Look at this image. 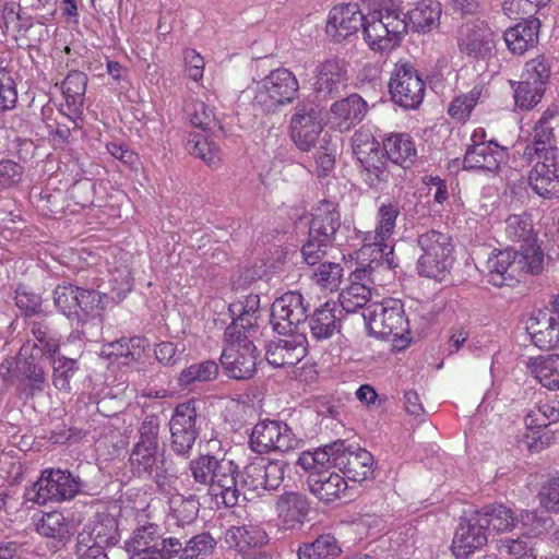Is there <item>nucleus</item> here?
<instances>
[{"mask_svg": "<svg viewBox=\"0 0 559 559\" xmlns=\"http://www.w3.org/2000/svg\"><path fill=\"white\" fill-rule=\"evenodd\" d=\"M364 39L373 51H391L408 32L401 0H380L379 8L365 15Z\"/></svg>", "mask_w": 559, "mask_h": 559, "instance_id": "obj_1", "label": "nucleus"}, {"mask_svg": "<svg viewBox=\"0 0 559 559\" xmlns=\"http://www.w3.org/2000/svg\"><path fill=\"white\" fill-rule=\"evenodd\" d=\"M544 270V253L537 246L523 247L522 251L508 248L493 250L483 264L488 282L501 287L523 273L538 275Z\"/></svg>", "mask_w": 559, "mask_h": 559, "instance_id": "obj_2", "label": "nucleus"}, {"mask_svg": "<svg viewBox=\"0 0 559 559\" xmlns=\"http://www.w3.org/2000/svg\"><path fill=\"white\" fill-rule=\"evenodd\" d=\"M85 487V481L69 471L47 468L32 487L26 488L24 497L37 504L61 502L74 498Z\"/></svg>", "mask_w": 559, "mask_h": 559, "instance_id": "obj_3", "label": "nucleus"}, {"mask_svg": "<svg viewBox=\"0 0 559 559\" xmlns=\"http://www.w3.org/2000/svg\"><path fill=\"white\" fill-rule=\"evenodd\" d=\"M362 318L370 335L377 338L393 336V341L403 340L409 333L404 306L399 299H384L370 302L362 311Z\"/></svg>", "mask_w": 559, "mask_h": 559, "instance_id": "obj_4", "label": "nucleus"}, {"mask_svg": "<svg viewBox=\"0 0 559 559\" xmlns=\"http://www.w3.org/2000/svg\"><path fill=\"white\" fill-rule=\"evenodd\" d=\"M417 243L421 250L417 262L419 275L442 280L450 272L454 261L451 237L431 229L420 234L417 238Z\"/></svg>", "mask_w": 559, "mask_h": 559, "instance_id": "obj_5", "label": "nucleus"}, {"mask_svg": "<svg viewBox=\"0 0 559 559\" xmlns=\"http://www.w3.org/2000/svg\"><path fill=\"white\" fill-rule=\"evenodd\" d=\"M299 83L295 74L285 68L272 70L257 83L254 105L266 114L278 111L297 97Z\"/></svg>", "mask_w": 559, "mask_h": 559, "instance_id": "obj_6", "label": "nucleus"}, {"mask_svg": "<svg viewBox=\"0 0 559 559\" xmlns=\"http://www.w3.org/2000/svg\"><path fill=\"white\" fill-rule=\"evenodd\" d=\"M129 464L134 476L153 481L162 495L170 493L177 483L178 477L163 449H131Z\"/></svg>", "mask_w": 559, "mask_h": 559, "instance_id": "obj_7", "label": "nucleus"}, {"mask_svg": "<svg viewBox=\"0 0 559 559\" xmlns=\"http://www.w3.org/2000/svg\"><path fill=\"white\" fill-rule=\"evenodd\" d=\"M199 403L192 399L178 404L169 420L170 449L183 459H189L200 435Z\"/></svg>", "mask_w": 559, "mask_h": 559, "instance_id": "obj_8", "label": "nucleus"}, {"mask_svg": "<svg viewBox=\"0 0 559 559\" xmlns=\"http://www.w3.org/2000/svg\"><path fill=\"white\" fill-rule=\"evenodd\" d=\"M309 302L299 292H287L277 297L271 307L270 323L280 335L301 333L308 320Z\"/></svg>", "mask_w": 559, "mask_h": 559, "instance_id": "obj_9", "label": "nucleus"}, {"mask_svg": "<svg viewBox=\"0 0 559 559\" xmlns=\"http://www.w3.org/2000/svg\"><path fill=\"white\" fill-rule=\"evenodd\" d=\"M425 90L424 80L411 62L395 63L389 82V91L396 105L405 109H416L423 103Z\"/></svg>", "mask_w": 559, "mask_h": 559, "instance_id": "obj_10", "label": "nucleus"}, {"mask_svg": "<svg viewBox=\"0 0 559 559\" xmlns=\"http://www.w3.org/2000/svg\"><path fill=\"white\" fill-rule=\"evenodd\" d=\"M285 463L265 457H255L248 463L240 474V495L246 491L257 492L276 490L284 480Z\"/></svg>", "mask_w": 559, "mask_h": 559, "instance_id": "obj_11", "label": "nucleus"}, {"mask_svg": "<svg viewBox=\"0 0 559 559\" xmlns=\"http://www.w3.org/2000/svg\"><path fill=\"white\" fill-rule=\"evenodd\" d=\"M299 444L293 430L287 424L278 420L265 419L254 425L249 437L250 449L259 454L271 451L287 452Z\"/></svg>", "mask_w": 559, "mask_h": 559, "instance_id": "obj_12", "label": "nucleus"}, {"mask_svg": "<svg viewBox=\"0 0 559 559\" xmlns=\"http://www.w3.org/2000/svg\"><path fill=\"white\" fill-rule=\"evenodd\" d=\"M457 48L473 61H488L495 56L496 34L485 22H471L457 33Z\"/></svg>", "mask_w": 559, "mask_h": 559, "instance_id": "obj_13", "label": "nucleus"}, {"mask_svg": "<svg viewBox=\"0 0 559 559\" xmlns=\"http://www.w3.org/2000/svg\"><path fill=\"white\" fill-rule=\"evenodd\" d=\"M259 358L260 352L257 346L252 341H246L230 343V346L223 350L219 362L229 378L248 380L254 376L257 366L261 362Z\"/></svg>", "mask_w": 559, "mask_h": 559, "instance_id": "obj_14", "label": "nucleus"}, {"mask_svg": "<svg viewBox=\"0 0 559 559\" xmlns=\"http://www.w3.org/2000/svg\"><path fill=\"white\" fill-rule=\"evenodd\" d=\"M121 540L118 520L107 511L96 512L78 534L76 544L86 547L110 548Z\"/></svg>", "mask_w": 559, "mask_h": 559, "instance_id": "obj_15", "label": "nucleus"}, {"mask_svg": "<svg viewBox=\"0 0 559 559\" xmlns=\"http://www.w3.org/2000/svg\"><path fill=\"white\" fill-rule=\"evenodd\" d=\"M488 533L479 513L474 510L469 515L461 518L452 540V554L456 558L466 559L487 545Z\"/></svg>", "mask_w": 559, "mask_h": 559, "instance_id": "obj_16", "label": "nucleus"}, {"mask_svg": "<svg viewBox=\"0 0 559 559\" xmlns=\"http://www.w3.org/2000/svg\"><path fill=\"white\" fill-rule=\"evenodd\" d=\"M334 467L338 468L344 478L362 481L372 474L373 456L370 452L345 440H336Z\"/></svg>", "mask_w": 559, "mask_h": 559, "instance_id": "obj_17", "label": "nucleus"}, {"mask_svg": "<svg viewBox=\"0 0 559 559\" xmlns=\"http://www.w3.org/2000/svg\"><path fill=\"white\" fill-rule=\"evenodd\" d=\"M290 138L302 152L314 147L323 127L319 120V111L312 105L298 103L290 118Z\"/></svg>", "mask_w": 559, "mask_h": 559, "instance_id": "obj_18", "label": "nucleus"}, {"mask_svg": "<svg viewBox=\"0 0 559 559\" xmlns=\"http://www.w3.org/2000/svg\"><path fill=\"white\" fill-rule=\"evenodd\" d=\"M283 336L270 341L265 346V359L275 368L296 366L307 355L305 333H287Z\"/></svg>", "mask_w": 559, "mask_h": 559, "instance_id": "obj_19", "label": "nucleus"}, {"mask_svg": "<svg viewBox=\"0 0 559 559\" xmlns=\"http://www.w3.org/2000/svg\"><path fill=\"white\" fill-rule=\"evenodd\" d=\"M347 69L344 61L329 59L318 64L313 91L318 100L337 97L347 86Z\"/></svg>", "mask_w": 559, "mask_h": 559, "instance_id": "obj_20", "label": "nucleus"}, {"mask_svg": "<svg viewBox=\"0 0 559 559\" xmlns=\"http://www.w3.org/2000/svg\"><path fill=\"white\" fill-rule=\"evenodd\" d=\"M508 158L507 148L496 141H483L469 145L463 159L466 170H481L496 174Z\"/></svg>", "mask_w": 559, "mask_h": 559, "instance_id": "obj_21", "label": "nucleus"}, {"mask_svg": "<svg viewBox=\"0 0 559 559\" xmlns=\"http://www.w3.org/2000/svg\"><path fill=\"white\" fill-rule=\"evenodd\" d=\"M240 474L241 472H239L238 465L234 461L216 460L210 491L216 498L221 497L222 503L227 508L235 507L239 501L240 489L238 484Z\"/></svg>", "mask_w": 559, "mask_h": 559, "instance_id": "obj_22", "label": "nucleus"}, {"mask_svg": "<svg viewBox=\"0 0 559 559\" xmlns=\"http://www.w3.org/2000/svg\"><path fill=\"white\" fill-rule=\"evenodd\" d=\"M341 228L342 219L338 205L328 200L320 201L312 213L309 226L311 235L321 238V241L342 245V239L338 237Z\"/></svg>", "mask_w": 559, "mask_h": 559, "instance_id": "obj_23", "label": "nucleus"}, {"mask_svg": "<svg viewBox=\"0 0 559 559\" xmlns=\"http://www.w3.org/2000/svg\"><path fill=\"white\" fill-rule=\"evenodd\" d=\"M534 163L528 176L532 190L542 198H559V153L536 158Z\"/></svg>", "mask_w": 559, "mask_h": 559, "instance_id": "obj_24", "label": "nucleus"}, {"mask_svg": "<svg viewBox=\"0 0 559 559\" xmlns=\"http://www.w3.org/2000/svg\"><path fill=\"white\" fill-rule=\"evenodd\" d=\"M525 330L536 347L544 350L559 348V322L547 310L532 311L525 320Z\"/></svg>", "mask_w": 559, "mask_h": 559, "instance_id": "obj_25", "label": "nucleus"}, {"mask_svg": "<svg viewBox=\"0 0 559 559\" xmlns=\"http://www.w3.org/2000/svg\"><path fill=\"white\" fill-rule=\"evenodd\" d=\"M365 15L356 3L334 7L329 14L326 33L335 41L346 39L362 28Z\"/></svg>", "mask_w": 559, "mask_h": 559, "instance_id": "obj_26", "label": "nucleus"}, {"mask_svg": "<svg viewBox=\"0 0 559 559\" xmlns=\"http://www.w3.org/2000/svg\"><path fill=\"white\" fill-rule=\"evenodd\" d=\"M275 509L277 519L285 530H297L307 521L311 506L305 493L285 491L278 497Z\"/></svg>", "mask_w": 559, "mask_h": 559, "instance_id": "obj_27", "label": "nucleus"}, {"mask_svg": "<svg viewBox=\"0 0 559 559\" xmlns=\"http://www.w3.org/2000/svg\"><path fill=\"white\" fill-rule=\"evenodd\" d=\"M368 111V104L358 94L334 102L330 107L331 119L340 131H348L358 124Z\"/></svg>", "mask_w": 559, "mask_h": 559, "instance_id": "obj_28", "label": "nucleus"}, {"mask_svg": "<svg viewBox=\"0 0 559 559\" xmlns=\"http://www.w3.org/2000/svg\"><path fill=\"white\" fill-rule=\"evenodd\" d=\"M307 486L313 496L325 503L338 499L347 489L344 476L330 469L314 471L309 474Z\"/></svg>", "mask_w": 559, "mask_h": 559, "instance_id": "obj_29", "label": "nucleus"}, {"mask_svg": "<svg viewBox=\"0 0 559 559\" xmlns=\"http://www.w3.org/2000/svg\"><path fill=\"white\" fill-rule=\"evenodd\" d=\"M350 284L345 287L338 297L340 304L347 313L357 309H365L371 301V287L367 284L366 271L355 270L349 276Z\"/></svg>", "mask_w": 559, "mask_h": 559, "instance_id": "obj_30", "label": "nucleus"}, {"mask_svg": "<svg viewBox=\"0 0 559 559\" xmlns=\"http://www.w3.org/2000/svg\"><path fill=\"white\" fill-rule=\"evenodd\" d=\"M539 26L538 19L523 17L522 22L507 29L503 38L509 50L514 55H523L533 48L538 41Z\"/></svg>", "mask_w": 559, "mask_h": 559, "instance_id": "obj_31", "label": "nucleus"}, {"mask_svg": "<svg viewBox=\"0 0 559 559\" xmlns=\"http://www.w3.org/2000/svg\"><path fill=\"white\" fill-rule=\"evenodd\" d=\"M225 544L236 549L240 556L245 552L261 548L269 542L266 532L258 525L231 526L225 532Z\"/></svg>", "mask_w": 559, "mask_h": 559, "instance_id": "obj_32", "label": "nucleus"}, {"mask_svg": "<svg viewBox=\"0 0 559 559\" xmlns=\"http://www.w3.org/2000/svg\"><path fill=\"white\" fill-rule=\"evenodd\" d=\"M361 257H369V262L358 271H366L368 281L372 284L377 281V273L380 270H393L399 266V261L394 254V248L385 241L382 243H373V247L366 245L360 249Z\"/></svg>", "mask_w": 559, "mask_h": 559, "instance_id": "obj_33", "label": "nucleus"}, {"mask_svg": "<svg viewBox=\"0 0 559 559\" xmlns=\"http://www.w3.org/2000/svg\"><path fill=\"white\" fill-rule=\"evenodd\" d=\"M358 162L362 181L369 189L381 192L388 188L392 174L381 151L364 156Z\"/></svg>", "mask_w": 559, "mask_h": 559, "instance_id": "obj_34", "label": "nucleus"}, {"mask_svg": "<svg viewBox=\"0 0 559 559\" xmlns=\"http://www.w3.org/2000/svg\"><path fill=\"white\" fill-rule=\"evenodd\" d=\"M189 533L183 530H174L167 526L157 537V540L151 545L147 557L144 555L139 559H177L185 549Z\"/></svg>", "mask_w": 559, "mask_h": 559, "instance_id": "obj_35", "label": "nucleus"}, {"mask_svg": "<svg viewBox=\"0 0 559 559\" xmlns=\"http://www.w3.org/2000/svg\"><path fill=\"white\" fill-rule=\"evenodd\" d=\"M162 532L163 528L155 522L139 521L124 543L129 559H139L144 555L147 557L151 545L157 540Z\"/></svg>", "mask_w": 559, "mask_h": 559, "instance_id": "obj_36", "label": "nucleus"}, {"mask_svg": "<svg viewBox=\"0 0 559 559\" xmlns=\"http://www.w3.org/2000/svg\"><path fill=\"white\" fill-rule=\"evenodd\" d=\"M385 156L393 164L409 168L416 159L417 151L407 133H391L382 140Z\"/></svg>", "mask_w": 559, "mask_h": 559, "instance_id": "obj_37", "label": "nucleus"}, {"mask_svg": "<svg viewBox=\"0 0 559 559\" xmlns=\"http://www.w3.org/2000/svg\"><path fill=\"white\" fill-rule=\"evenodd\" d=\"M170 511L167 515V524L171 527V522L176 526L175 530L187 531L198 518L200 511V502L195 495L185 497L177 493L169 499Z\"/></svg>", "mask_w": 559, "mask_h": 559, "instance_id": "obj_38", "label": "nucleus"}, {"mask_svg": "<svg viewBox=\"0 0 559 559\" xmlns=\"http://www.w3.org/2000/svg\"><path fill=\"white\" fill-rule=\"evenodd\" d=\"M307 321L317 341L331 338L341 329V321L335 316V304L329 301L316 308L311 314L308 313Z\"/></svg>", "mask_w": 559, "mask_h": 559, "instance_id": "obj_39", "label": "nucleus"}, {"mask_svg": "<svg viewBox=\"0 0 559 559\" xmlns=\"http://www.w3.org/2000/svg\"><path fill=\"white\" fill-rule=\"evenodd\" d=\"M559 148L556 145L554 127L534 126L533 140L526 144L522 157L528 164H533L536 158L558 155Z\"/></svg>", "mask_w": 559, "mask_h": 559, "instance_id": "obj_40", "label": "nucleus"}, {"mask_svg": "<svg viewBox=\"0 0 559 559\" xmlns=\"http://www.w3.org/2000/svg\"><path fill=\"white\" fill-rule=\"evenodd\" d=\"M36 531L51 539V546L56 549L63 547L71 537L69 524L64 515L58 511L44 513L36 523Z\"/></svg>", "mask_w": 559, "mask_h": 559, "instance_id": "obj_41", "label": "nucleus"}, {"mask_svg": "<svg viewBox=\"0 0 559 559\" xmlns=\"http://www.w3.org/2000/svg\"><path fill=\"white\" fill-rule=\"evenodd\" d=\"M441 11V4L437 1L419 2L405 13L408 29L424 34L431 32L440 24Z\"/></svg>", "mask_w": 559, "mask_h": 559, "instance_id": "obj_42", "label": "nucleus"}, {"mask_svg": "<svg viewBox=\"0 0 559 559\" xmlns=\"http://www.w3.org/2000/svg\"><path fill=\"white\" fill-rule=\"evenodd\" d=\"M342 552L337 539L332 534H322L311 543L298 547V559H334Z\"/></svg>", "mask_w": 559, "mask_h": 559, "instance_id": "obj_43", "label": "nucleus"}, {"mask_svg": "<svg viewBox=\"0 0 559 559\" xmlns=\"http://www.w3.org/2000/svg\"><path fill=\"white\" fill-rule=\"evenodd\" d=\"M480 519L489 530L490 527L497 532H507L514 528L520 520L514 515L513 511L500 503L484 506L477 510Z\"/></svg>", "mask_w": 559, "mask_h": 559, "instance_id": "obj_44", "label": "nucleus"}, {"mask_svg": "<svg viewBox=\"0 0 559 559\" xmlns=\"http://www.w3.org/2000/svg\"><path fill=\"white\" fill-rule=\"evenodd\" d=\"M190 155L201 158L210 167H216L222 160V154L216 143L202 133H190L186 143Z\"/></svg>", "mask_w": 559, "mask_h": 559, "instance_id": "obj_45", "label": "nucleus"}, {"mask_svg": "<svg viewBox=\"0 0 559 559\" xmlns=\"http://www.w3.org/2000/svg\"><path fill=\"white\" fill-rule=\"evenodd\" d=\"M15 374L27 381L23 393L33 397L35 393L43 392L45 386V372L41 366L35 362L33 357L19 358L15 362Z\"/></svg>", "mask_w": 559, "mask_h": 559, "instance_id": "obj_46", "label": "nucleus"}, {"mask_svg": "<svg viewBox=\"0 0 559 559\" xmlns=\"http://www.w3.org/2000/svg\"><path fill=\"white\" fill-rule=\"evenodd\" d=\"M532 373L549 390H559V354L539 356L531 364Z\"/></svg>", "mask_w": 559, "mask_h": 559, "instance_id": "obj_47", "label": "nucleus"}, {"mask_svg": "<svg viewBox=\"0 0 559 559\" xmlns=\"http://www.w3.org/2000/svg\"><path fill=\"white\" fill-rule=\"evenodd\" d=\"M79 286L63 282L52 293L56 308L71 322H82L81 313H76Z\"/></svg>", "mask_w": 559, "mask_h": 559, "instance_id": "obj_48", "label": "nucleus"}, {"mask_svg": "<svg viewBox=\"0 0 559 559\" xmlns=\"http://www.w3.org/2000/svg\"><path fill=\"white\" fill-rule=\"evenodd\" d=\"M218 365L214 360H204L185 368L177 377L180 388L187 389L195 382H210L217 378Z\"/></svg>", "mask_w": 559, "mask_h": 559, "instance_id": "obj_49", "label": "nucleus"}, {"mask_svg": "<svg viewBox=\"0 0 559 559\" xmlns=\"http://www.w3.org/2000/svg\"><path fill=\"white\" fill-rule=\"evenodd\" d=\"M506 235L511 241L523 242L519 251H522L523 247L536 246L533 239L532 219L526 213L510 215L506 219Z\"/></svg>", "mask_w": 559, "mask_h": 559, "instance_id": "obj_50", "label": "nucleus"}, {"mask_svg": "<svg viewBox=\"0 0 559 559\" xmlns=\"http://www.w3.org/2000/svg\"><path fill=\"white\" fill-rule=\"evenodd\" d=\"M147 341L144 337L133 336L130 338H120L109 344V355L121 358L123 365L138 361L142 358Z\"/></svg>", "mask_w": 559, "mask_h": 559, "instance_id": "obj_51", "label": "nucleus"}, {"mask_svg": "<svg viewBox=\"0 0 559 559\" xmlns=\"http://www.w3.org/2000/svg\"><path fill=\"white\" fill-rule=\"evenodd\" d=\"M216 547V540L210 533H201L187 537L183 550L177 559H205L210 557Z\"/></svg>", "mask_w": 559, "mask_h": 559, "instance_id": "obj_52", "label": "nucleus"}, {"mask_svg": "<svg viewBox=\"0 0 559 559\" xmlns=\"http://www.w3.org/2000/svg\"><path fill=\"white\" fill-rule=\"evenodd\" d=\"M159 431L160 417L155 414L146 415L138 427V440L132 449H160Z\"/></svg>", "mask_w": 559, "mask_h": 559, "instance_id": "obj_53", "label": "nucleus"}, {"mask_svg": "<svg viewBox=\"0 0 559 559\" xmlns=\"http://www.w3.org/2000/svg\"><path fill=\"white\" fill-rule=\"evenodd\" d=\"M87 75L79 70L71 71L62 81L61 88L69 107L83 105Z\"/></svg>", "mask_w": 559, "mask_h": 559, "instance_id": "obj_54", "label": "nucleus"}, {"mask_svg": "<svg viewBox=\"0 0 559 559\" xmlns=\"http://www.w3.org/2000/svg\"><path fill=\"white\" fill-rule=\"evenodd\" d=\"M559 421V401L543 403L532 409L525 417L526 427L531 430L547 428Z\"/></svg>", "mask_w": 559, "mask_h": 559, "instance_id": "obj_55", "label": "nucleus"}, {"mask_svg": "<svg viewBox=\"0 0 559 559\" xmlns=\"http://www.w3.org/2000/svg\"><path fill=\"white\" fill-rule=\"evenodd\" d=\"M52 364V381L53 385L58 390L68 391L70 389V380L74 373L79 370L78 361L73 358H68L64 355H53V357H47Z\"/></svg>", "mask_w": 559, "mask_h": 559, "instance_id": "obj_56", "label": "nucleus"}, {"mask_svg": "<svg viewBox=\"0 0 559 559\" xmlns=\"http://www.w3.org/2000/svg\"><path fill=\"white\" fill-rule=\"evenodd\" d=\"M233 321L225 330V338L229 343H243L258 330V317L236 313L231 316Z\"/></svg>", "mask_w": 559, "mask_h": 559, "instance_id": "obj_57", "label": "nucleus"}, {"mask_svg": "<svg viewBox=\"0 0 559 559\" xmlns=\"http://www.w3.org/2000/svg\"><path fill=\"white\" fill-rule=\"evenodd\" d=\"M31 332L39 344L35 348H40L46 357H53L59 352V340L53 329L45 321H34L31 324Z\"/></svg>", "mask_w": 559, "mask_h": 559, "instance_id": "obj_58", "label": "nucleus"}, {"mask_svg": "<svg viewBox=\"0 0 559 559\" xmlns=\"http://www.w3.org/2000/svg\"><path fill=\"white\" fill-rule=\"evenodd\" d=\"M344 277V269L340 263L324 262L314 271L312 278L322 289L335 292Z\"/></svg>", "mask_w": 559, "mask_h": 559, "instance_id": "obj_59", "label": "nucleus"}, {"mask_svg": "<svg viewBox=\"0 0 559 559\" xmlns=\"http://www.w3.org/2000/svg\"><path fill=\"white\" fill-rule=\"evenodd\" d=\"M105 297L106 295H102L95 289L79 287L76 313H81L82 317L88 318L91 321L98 322L99 320L94 312L104 308Z\"/></svg>", "mask_w": 559, "mask_h": 559, "instance_id": "obj_60", "label": "nucleus"}, {"mask_svg": "<svg viewBox=\"0 0 559 559\" xmlns=\"http://www.w3.org/2000/svg\"><path fill=\"white\" fill-rule=\"evenodd\" d=\"M217 457L210 454H201L189 462V471L197 484L209 486L213 480V473L215 472V464Z\"/></svg>", "mask_w": 559, "mask_h": 559, "instance_id": "obj_61", "label": "nucleus"}, {"mask_svg": "<svg viewBox=\"0 0 559 559\" xmlns=\"http://www.w3.org/2000/svg\"><path fill=\"white\" fill-rule=\"evenodd\" d=\"M188 115L190 122L203 131L211 130L218 124L214 108L203 100H194L189 107Z\"/></svg>", "mask_w": 559, "mask_h": 559, "instance_id": "obj_62", "label": "nucleus"}, {"mask_svg": "<svg viewBox=\"0 0 559 559\" xmlns=\"http://www.w3.org/2000/svg\"><path fill=\"white\" fill-rule=\"evenodd\" d=\"M545 87L537 86L530 83V81L522 80L518 83L514 90L515 105L521 109H532L543 98Z\"/></svg>", "mask_w": 559, "mask_h": 559, "instance_id": "obj_63", "label": "nucleus"}, {"mask_svg": "<svg viewBox=\"0 0 559 559\" xmlns=\"http://www.w3.org/2000/svg\"><path fill=\"white\" fill-rule=\"evenodd\" d=\"M540 504L551 513H559V473L550 475L538 493Z\"/></svg>", "mask_w": 559, "mask_h": 559, "instance_id": "obj_64", "label": "nucleus"}]
</instances>
